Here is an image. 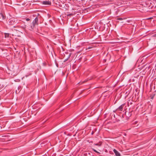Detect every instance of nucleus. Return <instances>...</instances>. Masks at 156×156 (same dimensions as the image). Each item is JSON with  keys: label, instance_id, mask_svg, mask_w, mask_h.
I'll list each match as a JSON object with an SVG mask.
<instances>
[{"label": "nucleus", "instance_id": "obj_1", "mask_svg": "<svg viewBox=\"0 0 156 156\" xmlns=\"http://www.w3.org/2000/svg\"><path fill=\"white\" fill-rule=\"evenodd\" d=\"M38 18L37 17H36L33 21V22H32V25L30 26L31 28V29H32L34 27L36 24H37V25H38Z\"/></svg>", "mask_w": 156, "mask_h": 156}, {"label": "nucleus", "instance_id": "obj_2", "mask_svg": "<svg viewBox=\"0 0 156 156\" xmlns=\"http://www.w3.org/2000/svg\"><path fill=\"white\" fill-rule=\"evenodd\" d=\"M41 3L42 5L45 6L50 5L51 4V2L49 1H43L41 2Z\"/></svg>", "mask_w": 156, "mask_h": 156}, {"label": "nucleus", "instance_id": "obj_3", "mask_svg": "<svg viewBox=\"0 0 156 156\" xmlns=\"http://www.w3.org/2000/svg\"><path fill=\"white\" fill-rule=\"evenodd\" d=\"M125 104H123L121 105H120L117 109V110L119 111H122L123 110V108L124 107Z\"/></svg>", "mask_w": 156, "mask_h": 156}, {"label": "nucleus", "instance_id": "obj_4", "mask_svg": "<svg viewBox=\"0 0 156 156\" xmlns=\"http://www.w3.org/2000/svg\"><path fill=\"white\" fill-rule=\"evenodd\" d=\"M113 152L115 153V155L116 156H120V153L117 151L116 150L114 149L113 150Z\"/></svg>", "mask_w": 156, "mask_h": 156}, {"label": "nucleus", "instance_id": "obj_5", "mask_svg": "<svg viewBox=\"0 0 156 156\" xmlns=\"http://www.w3.org/2000/svg\"><path fill=\"white\" fill-rule=\"evenodd\" d=\"M0 18L2 20H4L6 18V16L5 14L2 13H0Z\"/></svg>", "mask_w": 156, "mask_h": 156}, {"label": "nucleus", "instance_id": "obj_6", "mask_svg": "<svg viewBox=\"0 0 156 156\" xmlns=\"http://www.w3.org/2000/svg\"><path fill=\"white\" fill-rule=\"evenodd\" d=\"M75 12H73V13H72L69 14L68 13H67V14H66V16H73L74 15V14H75Z\"/></svg>", "mask_w": 156, "mask_h": 156}, {"label": "nucleus", "instance_id": "obj_7", "mask_svg": "<svg viewBox=\"0 0 156 156\" xmlns=\"http://www.w3.org/2000/svg\"><path fill=\"white\" fill-rule=\"evenodd\" d=\"M117 20H122L123 19L122 17H119V18H118L117 19Z\"/></svg>", "mask_w": 156, "mask_h": 156}, {"label": "nucleus", "instance_id": "obj_8", "mask_svg": "<svg viewBox=\"0 0 156 156\" xmlns=\"http://www.w3.org/2000/svg\"><path fill=\"white\" fill-rule=\"evenodd\" d=\"M94 145H96V146H100L101 145V144H98V143L94 144Z\"/></svg>", "mask_w": 156, "mask_h": 156}, {"label": "nucleus", "instance_id": "obj_9", "mask_svg": "<svg viewBox=\"0 0 156 156\" xmlns=\"http://www.w3.org/2000/svg\"><path fill=\"white\" fill-rule=\"evenodd\" d=\"M93 151L94 152H96V153H99V152H98V151H97L96 150H95V149H93Z\"/></svg>", "mask_w": 156, "mask_h": 156}, {"label": "nucleus", "instance_id": "obj_10", "mask_svg": "<svg viewBox=\"0 0 156 156\" xmlns=\"http://www.w3.org/2000/svg\"><path fill=\"white\" fill-rule=\"evenodd\" d=\"M9 36V35L8 34H5V37H8Z\"/></svg>", "mask_w": 156, "mask_h": 156}, {"label": "nucleus", "instance_id": "obj_11", "mask_svg": "<svg viewBox=\"0 0 156 156\" xmlns=\"http://www.w3.org/2000/svg\"><path fill=\"white\" fill-rule=\"evenodd\" d=\"M122 19H123V20H126L127 19V17H123L122 18Z\"/></svg>", "mask_w": 156, "mask_h": 156}, {"label": "nucleus", "instance_id": "obj_12", "mask_svg": "<svg viewBox=\"0 0 156 156\" xmlns=\"http://www.w3.org/2000/svg\"><path fill=\"white\" fill-rule=\"evenodd\" d=\"M26 20L27 21H29L30 20V19L29 18H27L26 19Z\"/></svg>", "mask_w": 156, "mask_h": 156}, {"label": "nucleus", "instance_id": "obj_13", "mask_svg": "<svg viewBox=\"0 0 156 156\" xmlns=\"http://www.w3.org/2000/svg\"><path fill=\"white\" fill-rule=\"evenodd\" d=\"M153 36L154 37H156V34H154L153 35Z\"/></svg>", "mask_w": 156, "mask_h": 156}, {"label": "nucleus", "instance_id": "obj_14", "mask_svg": "<svg viewBox=\"0 0 156 156\" xmlns=\"http://www.w3.org/2000/svg\"><path fill=\"white\" fill-rule=\"evenodd\" d=\"M67 59H65V61H64V62H66V61H67Z\"/></svg>", "mask_w": 156, "mask_h": 156}, {"label": "nucleus", "instance_id": "obj_15", "mask_svg": "<svg viewBox=\"0 0 156 156\" xmlns=\"http://www.w3.org/2000/svg\"><path fill=\"white\" fill-rule=\"evenodd\" d=\"M91 48L90 47H88V48L89 49H90V48Z\"/></svg>", "mask_w": 156, "mask_h": 156}, {"label": "nucleus", "instance_id": "obj_16", "mask_svg": "<svg viewBox=\"0 0 156 156\" xmlns=\"http://www.w3.org/2000/svg\"><path fill=\"white\" fill-rule=\"evenodd\" d=\"M127 21L128 22H129V20H127Z\"/></svg>", "mask_w": 156, "mask_h": 156}]
</instances>
